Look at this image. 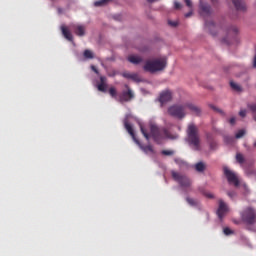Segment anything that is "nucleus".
Instances as JSON below:
<instances>
[{
    "instance_id": "nucleus-20",
    "label": "nucleus",
    "mask_w": 256,
    "mask_h": 256,
    "mask_svg": "<svg viewBox=\"0 0 256 256\" xmlns=\"http://www.w3.org/2000/svg\"><path fill=\"white\" fill-rule=\"evenodd\" d=\"M124 130H127V133L130 134L132 140H135V132H133L132 126L129 125L127 121H124Z\"/></svg>"
},
{
    "instance_id": "nucleus-25",
    "label": "nucleus",
    "mask_w": 256,
    "mask_h": 256,
    "mask_svg": "<svg viewBox=\"0 0 256 256\" xmlns=\"http://www.w3.org/2000/svg\"><path fill=\"white\" fill-rule=\"evenodd\" d=\"M229 87H231L232 90H234L235 92L242 91V88L240 87V85H238L237 83H234V82H229Z\"/></svg>"
},
{
    "instance_id": "nucleus-43",
    "label": "nucleus",
    "mask_w": 256,
    "mask_h": 256,
    "mask_svg": "<svg viewBox=\"0 0 256 256\" xmlns=\"http://www.w3.org/2000/svg\"><path fill=\"white\" fill-rule=\"evenodd\" d=\"M229 124L234 125V118H229Z\"/></svg>"
},
{
    "instance_id": "nucleus-30",
    "label": "nucleus",
    "mask_w": 256,
    "mask_h": 256,
    "mask_svg": "<svg viewBox=\"0 0 256 256\" xmlns=\"http://www.w3.org/2000/svg\"><path fill=\"white\" fill-rule=\"evenodd\" d=\"M174 162H176V165H178L180 167L186 166V162L179 158L174 159Z\"/></svg>"
},
{
    "instance_id": "nucleus-52",
    "label": "nucleus",
    "mask_w": 256,
    "mask_h": 256,
    "mask_svg": "<svg viewBox=\"0 0 256 256\" xmlns=\"http://www.w3.org/2000/svg\"><path fill=\"white\" fill-rule=\"evenodd\" d=\"M254 120L256 121V117L254 118Z\"/></svg>"
},
{
    "instance_id": "nucleus-44",
    "label": "nucleus",
    "mask_w": 256,
    "mask_h": 256,
    "mask_svg": "<svg viewBox=\"0 0 256 256\" xmlns=\"http://www.w3.org/2000/svg\"><path fill=\"white\" fill-rule=\"evenodd\" d=\"M205 197H208V198H210V199H213V194H210V193L205 194Z\"/></svg>"
},
{
    "instance_id": "nucleus-27",
    "label": "nucleus",
    "mask_w": 256,
    "mask_h": 256,
    "mask_svg": "<svg viewBox=\"0 0 256 256\" xmlns=\"http://www.w3.org/2000/svg\"><path fill=\"white\" fill-rule=\"evenodd\" d=\"M235 160L237 161V163L242 164L245 163V158L242 157V154L237 153L235 156Z\"/></svg>"
},
{
    "instance_id": "nucleus-7",
    "label": "nucleus",
    "mask_w": 256,
    "mask_h": 256,
    "mask_svg": "<svg viewBox=\"0 0 256 256\" xmlns=\"http://www.w3.org/2000/svg\"><path fill=\"white\" fill-rule=\"evenodd\" d=\"M224 177H227V182L231 185H235V187L240 186V180L237 179V175H234L232 170L224 167Z\"/></svg>"
},
{
    "instance_id": "nucleus-36",
    "label": "nucleus",
    "mask_w": 256,
    "mask_h": 256,
    "mask_svg": "<svg viewBox=\"0 0 256 256\" xmlns=\"http://www.w3.org/2000/svg\"><path fill=\"white\" fill-rule=\"evenodd\" d=\"M232 230L231 229H229V228H224V235H227V236H229V235H232Z\"/></svg>"
},
{
    "instance_id": "nucleus-11",
    "label": "nucleus",
    "mask_w": 256,
    "mask_h": 256,
    "mask_svg": "<svg viewBox=\"0 0 256 256\" xmlns=\"http://www.w3.org/2000/svg\"><path fill=\"white\" fill-rule=\"evenodd\" d=\"M229 39L237 41V27H229L227 30V38H224V43L229 44Z\"/></svg>"
},
{
    "instance_id": "nucleus-41",
    "label": "nucleus",
    "mask_w": 256,
    "mask_h": 256,
    "mask_svg": "<svg viewBox=\"0 0 256 256\" xmlns=\"http://www.w3.org/2000/svg\"><path fill=\"white\" fill-rule=\"evenodd\" d=\"M240 117H245V110H240L239 112Z\"/></svg>"
},
{
    "instance_id": "nucleus-2",
    "label": "nucleus",
    "mask_w": 256,
    "mask_h": 256,
    "mask_svg": "<svg viewBox=\"0 0 256 256\" xmlns=\"http://www.w3.org/2000/svg\"><path fill=\"white\" fill-rule=\"evenodd\" d=\"M167 67V58H155L153 60H146V64L143 65V71L149 73H156L164 71Z\"/></svg>"
},
{
    "instance_id": "nucleus-3",
    "label": "nucleus",
    "mask_w": 256,
    "mask_h": 256,
    "mask_svg": "<svg viewBox=\"0 0 256 256\" xmlns=\"http://www.w3.org/2000/svg\"><path fill=\"white\" fill-rule=\"evenodd\" d=\"M186 137H188L189 145L194 147V151H199V135L197 126L189 124V126L186 127Z\"/></svg>"
},
{
    "instance_id": "nucleus-15",
    "label": "nucleus",
    "mask_w": 256,
    "mask_h": 256,
    "mask_svg": "<svg viewBox=\"0 0 256 256\" xmlns=\"http://www.w3.org/2000/svg\"><path fill=\"white\" fill-rule=\"evenodd\" d=\"M60 31H61V33H63V37L65 38V40L73 42V35L70 34L68 27L60 26Z\"/></svg>"
},
{
    "instance_id": "nucleus-39",
    "label": "nucleus",
    "mask_w": 256,
    "mask_h": 256,
    "mask_svg": "<svg viewBox=\"0 0 256 256\" xmlns=\"http://www.w3.org/2000/svg\"><path fill=\"white\" fill-rule=\"evenodd\" d=\"M184 3H186V7L191 8V0H184Z\"/></svg>"
},
{
    "instance_id": "nucleus-1",
    "label": "nucleus",
    "mask_w": 256,
    "mask_h": 256,
    "mask_svg": "<svg viewBox=\"0 0 256 256\" xmlns=\"http://www.w3.org/2000/svg\"><path fill=\"white\" fill-rule=\"evenodd\" d=\"M140 134L143 135V138L148 139H154V142L159 143V141H162L163 139L167 140H175L178 139V135L171 134L167 128L164 127H158L156 124H150L149 125V132L146 131V128H143V125H140Z\"/></svg>"
},
{
    "instance_id": "nucleus-48",
    "label": "nucleus",
    "mask_w": 256,
    "mask_h": 256,
    "mask_svg": "<svg viewBox=\"0 0 256 256\" xmlns=\"http://www.w3.org/2000/svg\"><path fill=\"white\" fill-rule=\"evenodd\" d=\"M210 2H212L213 5H215V3H217V0H210Z\"/></svg>"
},
{
    "instance_id": "nucleus-23",
    "label": "nucleus",
    "mask_w": 256,
    "mask_h": 256,
    "mask_svg": "<svg viewBox=\"0 0 256 256\" xmlns=\"http://www.w3.org/2000/svg\"><path fill=\"white\" fill-rule=\"evenodd\" d=\"M140 150H142L143 153H146V154H154V148H152L151 145L140 146Z\"/></svg>"
},
{
    "instance_id": "nucleus-24",
    "label": "nucleus",
    "mask_w": 256,
    "mask_h": 256,
    "mask_svg": "<svg viewBox=\"0 0 256 256\" xmlns=\"http://www.w3.org/2000/svg\"><path fill=\"white\" fill-rule=\"evenodd\" d=\"M84 59L92 60L95 59V55L92 54L90 50H84Z\"/></svg>"
},
{
    "instance_id": "nucleus-21",
    "label": "nucleus",
    "mask_w": 256,
    "mask_h": 256,
    "mask_svg": "<svg viewBox=\"0 0 256 256\" xmlns=\"http://www.w3.org/2000/svg\"><path fill=\"white\" fill-rule=\"evenodd\" d=\"M122 77H124V79H129L132 81H139V78H137V74L135 73H122Z\"/></svg>"
},
{
    "instance_id": "nucleus-35",
    "label": "nucleus",
    "mask_w": 256,
    "mask_h": 256,
    "mask_svg": "<svg viewBox=\"0 0 256 256\" xmlns=\"http://www.w3.org/2000/svg\"><path fill=\"white\" fill-rule=\"evenodd\" d=\"M227 196L229 199H234V197H236V193H234V191H229L227 192Z\"/></svg>"
},
{
    "instance_id": "nucleus-32",
    "label": "nucleus",
    "mask_w": 256,
    "mask_h": 256,
    "mask_svg": "<svg viewBox=\"0 0 256 256\" xmlns=\"http://www.w3.org/2000/svg\"><path fill=\"white\" fill-rule=\"evenodd\" d=\"M248 111H251V113H256V104H248Z\"/></svg>"
},
{
    "instance_id": "nucleus-18",
    "label": "nucleus",
    "mask_w": 256,
    "mask_h": 256,
    "mask_svg": "<svg viewBox=\"0 0 256 256\" xmlns=\"http://www.w3.org/2000/svg\"><path fill=\"white\" fill-rule=\"evenodd\" d=\"M107 87H108V85L105 84V77L100 76V83L98 84V91L105 93V91H108Z\"/></svg>"
},
{
    "instance_id": "nucleus-10",
    "label": "nucleus",
    "mask_w": 256,
    "mask_h": 256,
    "mask_svg": "<svg viewBox=\"0 0 256 256\" xmlns=\"http://www.w3.org/2000/svg\"><path fill=\"white\" fill-rule=\"evenodd\" d=\"M229 211V208L226 207V203H223L222 200H218V210L216 211V215L218 219H223V216L226 215V212Z\"/></svg>"
},
{
    "instance_id": "nucleus-34",
    "label": "nucleus",
    "mask_w": 256,
    "mask_h": 256,
    "mask_svg": "<svg viewBox=\"0 0 256 256\" xmlns=\"http://www.w3.org/2000/svg\"><path fill=\"white\" fill-rule=\"evenodd\" d=\"M167 25H170V27H178L177 21H167Z\"/></svg>"
},
{
    "instance_id": "nucleus-33",
    "label": "nucleus",
    "mask_w": 256,
    "mask_h": 256,
    "mask_svg": "<svg viewBox=\"0 0 256 256\" xmlns=\"http://www.w3.org/2000/svg\"><path fill=\"white\" fill-rule=\"evenodd\" d=\"M173 150H162V155L164 156H173Z\"/></svg>"
},
{
    "instance_id": "nucleus-29",
    "label": "nucleus",
    "mask_w": 256,
    "mask_h": 256,
    "mask_svg": "<svg viewBox=\"0 0 256 256\" xmlns=\"http://www.w3.org/2000/svg\"><path fill=\"white\" fill-rule=\"evenodd\" d=\"M186 203L189 204V206L196 207L197 206V200L186 198Z\"/></svg>"
},
{
    "instance_id": "nucleus-45",
    "label": "nucleus",
    "mask_w": 256,
    "mask_h": 256,
    "mask_svg": "<svg viewBox=\"0 0 256 256\" xmlns=\"http://www.w3.org/2000/svg\"><path fill=\"white\" fill-rule=\"evenodd\" d=\"M184 17H186V18H189V17H191V12H189V13H186V14L184 15Z\"/></svg>"
},
{
    "instance_id": "nucleus-42",
    "label": "nucleus",
    "mask_w": 256,
    "mask_h": 256,
    "mask_svg": "<svg viewBox=\"0 0 256 256\" xmlns=\"http://www.w3.org/2000/svg\"><path fill=\"white\" fill-rule=\"evenodd\" d=\"M92 72H95V74H99V72L97 71V68H95V66H91Z\"/></svg>"
},
{
    "instance_id": "nucleus-16",
    "label": "nucleus",
    "mask_w": 256,
    "mask_h": 256,
    "mask_svg": "<svg viewBox=\"0 0 256 256\" xmlns=\"http://www.w3.org/2000/svg\"><path fill=\"white\" fill-rule=\"evenodd\" d=\"M84 31H85V28L82 25L73 26V34H76V36L84 37Z\"/></svg>"
},
{
    "instance_id": "nucleus-4",
    "label": "nucleus",
    "mask_w": 256,
    "mask_h": 256,
    "mask_svg": "<svg viewBox=\"0 0 256 256\" xmlns=\"http://www.w3.org/2000/svg\"><path fill=\"white\" fill-rule=\"evenodd\" d=\"M240 220L243 221L245 226H256V210L250 207L245 208V210L240 213Z\"/></svg>"
},
{
    "instance_id": "nucleus-8",
    "label": "nucleus",
    "mask_w": 256,
    "mask_h": 256,
    "mask_svg": "<svg viewBox=\"0 0 256 256\" xmlns=\"http://www.w3.org/2000/svg\"><path fill=\"white\" fill-rule=\"evenodd\" d=\"M135 95L132 94V90H129L127 88V91H122V94H119V96H116L114 99H118L119 103H127L134 98Z\"/></svg>"
},
{
    "instance_id": "nucleus-6",
    "label": "nucleus",
    "mask_w": 256,
    "mask_h": 256,
    "mask_svg": "<svg viewBox=\"0 0 256 256\" xmlns=\"http://www.w3.org/2000/svg\"><path fill=\"white\" fill-rule=\"evenodd\" d=\"M173 180L178 182V185H181L182 188H189L191 181L185 175H181L178 172H172Z\"/></svg>"
},
{
    "instance_id": "nucleus-5",
    "label": "nucleus",
    "mask_w": 256,
    "mask_h": 256,
    "mask_svg": "<svg viewBox=\"0 0 256 256\" xmlns=\"http://www.w3.org/2000/svg\"><path fill=\"white\" fill-rule=\"evenodd\" d=\"M167 115L178 120H182L186 117V110H183V106L176 104L167 108Z\"/></svg>"
},
{
    "instance_id": "nucleus-28",
    "label": "nucleus",
    "mask_w": 256,
    "mask_h": 256,
    "mask_svg": "<svg viewBox=\"0 0 256 256\" xmlns=\"http://www.w3.org/2000/svg\"><path fill=\"white\" fill-rule=\"evenodd\" d=\"M110 0H99L95 1V7H103L105 6L106 3H108Z\"/></svg>"
},
{
    "instance_id": "nucleus-37",
    "label": "nucleus",
    "mask_w": 256,
    "mask_h": 256,
    "mask_svg": "<svg viewBox=\"0 0 256 256\" xmlns=\"http://www.w3.org/2000/svg\"><path fill=\"white\" fill-rule=\"evenodd\" d=\"M205 27L214 28L215 25L213 24V22H205Z\"/></svg>"
},
{
    "instance_id": "nucleus-12",
    "label": "nucleus",
    "mask_w": 256,
    "mask_h": 256,
    "mask_svg": "<svg viewBox=\"0 0 256 256\" xmlns=\"http://www.w3.org/2000/svg\"><path fill=\"white\" fill-rule=\"evenodd\" d=\"M171 99H173V94L170 92V90L162 91V93L159 94V103L161 104L170 102Z\"/></svg>"
},
{
    "instance_id": "nucleus-14",
    "label": "nucleus",
    "mask_w": 256,
    "mask_h": 256,
    "mask_svg": "<svg viewBox=\"0 0 256 256\" xmlns=\"http://www.w3.org/2000/svg\"><path fill=\"white\" fill-rule=\"evenodd\" d=\"M232 5L235 6L237 12H245V2L242 0H232Z\"/></svg>"
},
{
    "instance_id": "nucleus-26",
    "label": "nucleus",
    "mask_w": 256,
    "mask_h": 256,
    "mask_svg": "<svg viewBox=\"0 0 256 256\" xmlns=\"http://www.w3.org/2000/svg\"><path fill=\"white\" fill-rule=\"evenodd\" d=\"M106 92H108V95L111 96V98L116 99V88H108V90H106Z\"/></svg>"
},
{
    "instance_id": "nucleus-50",
    "label": "nucleus",
    "mask_w": 256,
    "mask_h": 256,
    "mask_svg": "<svg viewBox=\"0 0 256 256\" xmlns=\"http://www.w3.org/2000/svg\"><path fill=\"white\" fill-rule=\"evenodd\" d=\"M139 141H137L136 139H135V143H138Z\"/></svg>"
},
{
    "instance_id": "nucleus-38",
    "label": "nucleus",
    "mask_w": 256,
    "mask_h": 256,
    "mask_svg": "<svg viewBox=\"0 0 256 256\" xmlns=\"http://www.w3.org/2000/svg\"><path fill=\"white\" fill-rule=\"evenodd\" d=\"M173 5H174V8H176V10H180L181 9V3L174 2Z\"/></svg>"
},
{
    "instance_id": "nucleus-40",
    "label": "nucleus",
    "mask_w": 256,
    "mask_h": 256,
    "mask_svg": "<svg viewBox=\"0 0 256 256\" xmlns=\"http://www.w3.org/2000/svg\"><path fill=\"white\" fill-rule=\"evenodd\" d=\"M210 109H213V111H216L218 113H221V110H218V108H215V106L210 105Z\"/></svg>"
},
{
    "instance_id": "nucleus-31",
    "label": "nucleus",
    "mask_w": 256,
    "mask_h": 256,
    "mask_svg": "<svg viewBox=\"0 0 256 256\" xmlns=\"http://www.w3.org/2000/svg\"><path fill=\"white\" fill-rule=\"evenodd\" d=\"M243 136H245V130H239L237 131V134H235V139H240Z\"/></svg>"
},
{
    "instance_id": "nucleus-9",
    "label": "nucleus",
    "mask_w": 256,
    "mask_h": 256,
    "mask_svg": "<svg viewBox=\"0 0 256 256\" xmlns=\"http://www.w3.org/2000/svg\"><path fill=\"white\" fill-rule=\"evenodd\" d=\"M181 107H184V111L186 109L189 110V112H192V115L199 117V115L202 114V110L199 109L197 105H194L193 103L186 102L184 105H180Z\"/></svg>"
},
{
    "instance_id": "nucleus-19",
    "label": "nucleus",
    "mask_w": 256,
    "mask_h": 256,
    "mask_svg": "<svg viewBox=\"0 0 256 256\" xmlns=\"http://www.w3.org/2000/svg\"><path fill=\"white\" fill-rule=\"evenodd\" d=\"M205 138L208 139V144L210 146V150H215V147H217V144H215V141H213V134H205Z\"/></svg>"
},
{
    "instance_id": "nucleus-49",
    "label": "nucleus",
    "mask_w": 256,
    "mask_h": 256,
    "mask_svg": "<svg viewBox=\"0 0 256 256\" xmlns=\"http://www.w3.org/2000/svg\"><path fill=\"white\" fill-rule=\"evenodd\" d=\"M210 35H213V36H215V33H213V32H210Z\"/></svg>"
},
{
    "instance_id": "nucleus-47",
    "label": "nucleus",
    "mask_w": 256,
    "mask_h": 256,
    "mask_svg": "<svg viewBox=\"0 0 256 256\" xmlns=\"http://www.w3.org/2000/svg\"><path fill=\"white\" fill-rule=\"evenodd\" d=\"M147 2H149V3H154V2H156L157 0H146Z\"/></svg>"
},
{
    "instance_id": "nucleus-22",
    "label": "nucleus",
    "mask_w": 256,
    "mask_h": 256,
    "mask_svg": "<svg viewBox=\"0 0 256 256\" xmlns=\"http://www.w3.org/2000/svg\"><path fill=\"white\" fill-rule=\"evenodd\" d=\"M194 171L202 173L205 171V163L199 162L197 164H194Z\"/></svg>"
},
{
    "instance_id": "nucleus-46",
    "label": "nucleus",
    "mask_w": 256,
    "mask_h": 256,
    "mask_svg": "<svg viewBox=\"0 0 256 256\" xmlns=\"http://www.w3.org/2000/svg\"><path fill=\"white\" fill-rule=\"evenodd\" d=\"M254 69H256V55L254 56Z\"/></svg>"
},
{
    "instance_id": "nucleus-13",
    "label": "nucleus",
    "mask_w": 256,
    "mask_h": 256,
    "mask_svg": "<svg viewBox=\"0 0 256 256\" xmlns=\"http://www.w3.org/2000/svg\"><path fill=\"white\" fill-rule=\"evenodd\" d=\"M200 16L209 17L210 16V5L205 2L200 1Z\"/></svg>"
},
{
    "instance_id": "nucleus-17",
    "label": "nucleus",
    "mask_w": 256,
    "mask_h": 256,
    "mask_svg": "<svg viewBox=\"0 0 256 256\" xmlns=\"http://www.w3.org/2000/svg\"><path fill=\"white\" fill-rule=\"evenodd\" d=\"M127 62L132 63V65H137L143 62V58H140V56L130 55L127 57Z\"/></svg>"
},
{
    "instance_id": "nucleus-51",
    "label": "nucleus",
    "mask_w": 256,
    "mask_h": 256,
    "mask_svg": "<svg viewBox=\"0 0 256 256\" xmlns=\"http://www.w3.org/2000/svg\"><path fill=\"white\" fill-rule=\"evenodd\" d=\"M254 147H256V142L254 143Z\"/></svg>"
}]
</instances>
